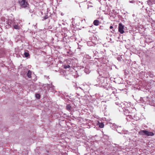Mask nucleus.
<instances>
[{
  "label": "nucleus",
  "instance_id": "1",
  "mask_svg": "<svg viewBox=\"0 0 155 155\" xmlns=\"http://www.w3.org/2000/svg\"><path fill=\"white\" fill-rule=\"evenodd\" d=\"M139 134L140 135H146L147 136H153L154 135V133L148 131L146 130H141L139 132Z\"/></svg>",
  "mask_w": 155,
  "mask_h": 155
},
{
  "label": "nucleus",
  "instance_id": "2",
  "mask_svg": "<svg viewBox=\"0 0 155 155\" xmlns=\"http://www.w3.org/2000/svg\"><path fill=\"white\" fill-rule=\"evenodd\" d=\"M20 6L22 8H26L28 5V4L26 0H22L19 2Z\"/></svg>",
  "mask_w": 155,
  "mask_h": 155
},
{
  "label": "nucleus",
  "instance_id": "3",
  "mask_svg": "<svg viewBox=\"0 0 155 155\" xmlns=\"http://www.w3.org/2000/svg\"><path fill=\"white\" fill-rule=\"evenodd\" d=\"M124 26L122 25L121 23L118 26V31L121 34H123L124 32Z\"/></svg>",
  "mask_w": 155,
  "mask_h": 155
},
{
  "label": "nucleus",
  "instance_id": "4",
  "mask_svg": "<svg viewBox=\"0 0 155 155\" xmlns=\"http://www.w3.org/2000/svg\"><path fill=\"white\" fill-rule=\"evenodd\" d=\"M155 0H148L147 3L149 5L151 6L153 4H155Z\"/></svg>",
  "mask_w": 155,
  "mask_h": 155
},
{
  "label": "nucleus",
  "instance_id": "5",
  "mask_svg": "<svg viewBox=\"0 0 155 155\" xmlns=\"http://www.w3.org/2000/svg\"><path fill=\"white\" fill-rule=\"evenodd\" d=\"M94 25L96 26H97L99 25V21L97 20H95L93 22Z\"/></svg>",
  "mask_w": 155,
  "mask_h": 155
},
{
  "label": "nucleus",
  "instance_id": "6",
  "mask_svg": "<svg viewBox=\"0 0 155 155\" xmlns=\"http://www.w3.org/2000/svg\"><path fill=\"white\" fill-rule=\"evenodd\" d=\"M97 125L99 126V127L100 128H103L104 127V124L102 123H99L97 124Z\"/></svg>",
  "mask_w": 155,
  "mask_h": 155
},
{
  "label": "nucleus",
  "instance_id": "7",
  "mask_svg": "<svg viewBox=\"0 0 155 155\" xmlns=\"http://www.w3.org/2000/svg\"><path fill=\"white\" fill-rule=\"evenodd\" d=\"M27 75L29 78H31V72L30 70L28 71Z\"/></svg>",
  "mask_w": 155,
  "mask_h": 155
},
{
  "label": "nucleus",
  "instance_id": "8",
  "mask_svg": "<svg viewBox=\"0 0 155 155\" xmlns=\"http://www.w3.org/2000/svg\"><path fill=\"white\" fill-rule=\"evenodd\" d=\"M24 54L25 57H28L30 56L28 52H25Z\"/></svg>",
  "mask_w": 155,
  "mask_h": 155
},
{
  "label": "nucleus",
  "instance_id": "9",
  "mask_svg": "<svg viewBox=\"0 0 155 155\" xmlns=\"http://www.w3.org/2000/svg\"><path fill=\"white\" fill-rule=\"evenodd\" d=\"M66 109L68 110H70L71 108V106L70 105H68L66 106Z\"/></svg>",
  "mask_w": 155,
  "mask_h": 155
},
{
  "label": "nucleus",
  "instance_id": "10",
  "mask_svg": "<svg viewBox=\"0 0 155 155\" xmlns=\"http://www.w3.org/2000/svg\"><path fill=\"white\" fill-rule=\"evenodd\" d=\"M14 28L15 29H19L20 27L17 25H15L14 26Z\"/></svg>",
  "mask_w": 155,
  "mask_h": 155
},
{
  "label": "nucleus",
  "instance_id": "11",
  "mask_svg": "<svg viewBox=\"0 0 155 155\" xmlns=\"http://www.w3.org/2000/svg\"><path fill=\"white\" fill-rule=\"evenodd\" d=\"M70 67V66L69 65H64V68L65 69H67V68H69Z\"/></svg>",
  "mask_w": 155,
  "mask_h": 155
},
{
  "label": "nucleus",
  "instance_id": "12",
  "mask_svg": "<svg viewBox=\"0 0 155 155\" xmlns=\"http://www.w3.org/2000/svg\"><path fill=\"white\" fill-rule=\"evenodd\" d=\"M36 97L37 98L39 99L40 97V95L39 94H36Z\"/></svg>",
  "mask_w": 155,
  "mask_h": 155
},
{
  "label": "nucleus",
  "instance_id": "13",
  "mask_svg": "<svg viewBox=\"0 0 155 155\" xmlns=\"http://www.w3.org/2000/svg\"><path fill=\"white\" fill-rule=\"evenodd\" d=\"M113 28V27L112 26H110V29H112Z\"/></svg>",
  "mask_w": 155,
  "mask_h": 155
},
{
  "label": "nucleus",
  "instance_id": "14",
  "mask_svg": "<svg viewBox=\"0 0 155 155\" xmlns=\"http://www.w3.org/2000/svg\"><path fill=\"white\" fill-rule=\"evenodd\" d=\"M47 18H46V17H45V19H47Z\"/></svg>",
  "mask_w": 155,
  "mask_h": 155
}]
</instances>
